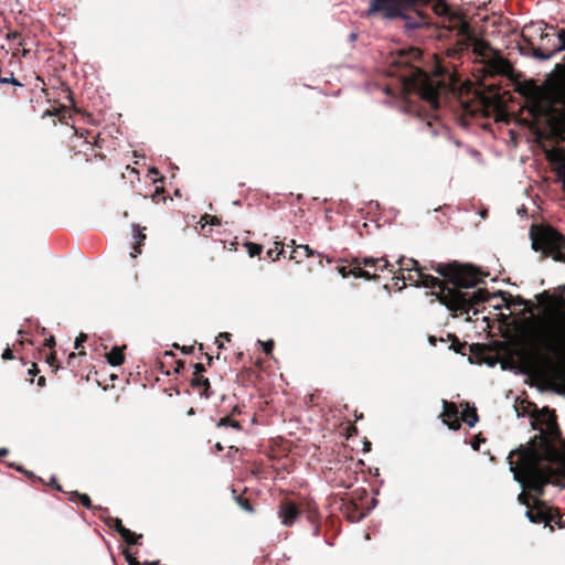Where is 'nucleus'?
I'll return each mask as SVG.
<instances>
[{"label":"nucleus","mask_w":565,"mask_h":565,"mask_svg":"<svg viewBox=\"0 0 565 565\" xmlns=\"http://www.w3.org/2000/svg\"><path fill=\"white\" fill-rule=\"evenodd\" d=\"M47 484L53 487L55 490H57L60 492H64L62 486L57 482V479L54 476L50 479Z\"/></svg>","instance_id":"obj_49"},{"label":"nucleus","mask_w":565,"mask_h":565,"mask_svg":"<svg viewBox=\"0 0 565 565\" xmlns=\"http://www.w3.org/2000/svg\"><path fill=\"white\" fill-rule=\"evenodd\" d=\"M201 222H204L202 224V230L205 228V225L210 224V225H221V221L217 216L215 215H210V214H204L202 217H201Z\"/></svg>","instance_id":"obj_39"},{"label":"nucleus","mask_w":565,"mask_h":565,"mask_svg":"<svg viewBox=\"0 0 565 565\" xmlns=\"http://www.w3.org/2000/svg\"><path fill=\"white\" fill-rule=\"evenodd\" d=\"M443 423L448 426L449 429L458 430L461 427L458 406L454 402L443 399Z\"/></svg>","instance_id":"obj_16"},{"label":"nucleus","mask_w":565,"mask_h":565,"mask_svg":"<svg viewBox=\"0 0 565 565\" xmlns=\"http://www.w3.org/2000/svg\"><path fill=\"white\" fill-rule=\"evenodd\" d=\"M362 465V460H355L354 458L345 455H338L337 459L331 461L330 466L327 467L324 478L333 481L338 486L349 488L355 480H358V473L361 470Z\"/></svg>","instance_id":"obj_7"},{"label":"nucleus","mask_w":565,"mask_h":565,"mask_svg":"<svg viewBox=\"0 0 565 565\" xmlns=\"http://www.w3.org/2000/svg\"><path fill=\"white\" fill-rule=\"evenodd\" d=\"M551 519V525L555 524L558 529H565V521L563 520L558 508H552Z\"/></svg>","instance_id":"obj_33"},{"label":"nucleus","mask_w":565,"mask_h":565,"mask_svg":"<svg viewBox=\"0 0 565 565\" xmlns=\"http://www.w3.org/2000/svg\"><path fill=\"white\" fill-rule=\"evenodd\" d=\"M98 518L110 529H114L121 539L129 545H138L139 540L142 537V534H136L131 532L129 529L122 525V522L119 518H113L107 513H98Z\"/></svg>","instance_id":"obj_14"},{"label":"nucleus","mask_w":565,"mask_h":565,"mask_svg":"<svg viewBox=\"0 0 565 565\" xmlns=\"http://www.w3.org/2000/svg\"><path fill=\"white\" fill-rule=\"evenodd\" d=\"M0 84H11L13 86L22 87L23 85L14 77L13 72L3 71L0 67Z\"/></svg>","instance_id":"obj_29"},{"label":"nucleus","mask_w":565,"mask_h":565,"mask_svg":"<svg viewBox=\"0 0 565 565\" xmlns=\"http://www.w3.org/2000/svg\"><path fill=\"white\" fill-rule=\"evenodd\" d=\"M44 347L50 348V349H53L55 347V339H54L53 335H51L50 338L45 339Z\"/></svg>","instance_id":"obj_53"},{"label":"nucleus","mask_w":565,"mask_h":565,"mask_svg":"<svg viewBox=\"0 0 565 565\" xmlns=\"http://www.w3.org/2000/svg\"><path fill=\"white\" fill-rule=\"evenodd\" d=\"M448 339L451 341L450 349H452L456 353H460L462 355H466V350H471V345H469L467 342H460L458 337L456 334L449 333Z\"/></svg>","instance_id":"obj_28"},{"label":"nucleus","mask_w":565,"mask_h":565,"mask_svg":"<svg viewBox=\"0 0 565 565\" xmlns=\"http://www.w3.org/2000/svg\"><path fill=\"white\" fill-rule=\"evenodd\" d=\"M401 276L397 279L415 282L426 288H438L431 295L444 305L454 317L469 313L477 306L489 300L490 295L487 289L468 291L467 289L476 287L482 282V273L470 264H460L456 260L444 263H431L430 269L444 277L439 279L433 275L426 274L425 267L419 266L413 258L401 257L398 259Z\"/></svg>","instance_id":"obj_1"},{"label":"nucleus","mask_w":565,"mask_h":565,"mask_svg":"<svg viewBox=\"0 0 565 565\" xmlns=\"http://www.w3.org/2000/svg\"><path fill=\"white\" fill-rule=\"evenodd\" d=\"M203 372H205V367L202 363L194 364L193 376H199V374H203Z\"/></svg>","instance_id":"obj_52"},{"label":"nucleus","mask_w":565,"mask_h":565,"mask_svg":"<svg viewBox=\"0 0 565 565\" xmlns=\"http://www.w3.org/2000/svg\"><path fill=\"white\" fill-rule=\"evenodd\" d=\"M124 555L129 565H140L138 559L134 555H131L128 551H125Z\"/></svg>","instance_id":"obj_46"},{"label":"nucleus","mask_w":565,"mask_h":565,"mask_svg":"<svg viewBox=\"0 0 565 565\" xmlns=\"http://www.w3.org/2000/svg\"><path fill=\"white\" fill-rule=\"evenodd\" d=\"M447 31H455L458 39L456 41V46L449 51L450 56H455L468 50L469 43L473 40L470 25L467 21H458L457 24L447 25Z\"/></svg>","instance_id":"obj_12"},{"label":"nucleus","mask_w":565,"mask_h":565,"mask_svg":"<svg viewBox=\"0 0 565 565\" xmlns=\"http://www.w3.org/2000/svg\"><path fill=\"white\" fill-rule=\"evenodd\" d=\"M486 67L491 75L503 76H509L513 70L511 63L502 56H494L489 60Z\"/></svg>","instance_id":"obj_17"},{"label":"nucleus","mask_w":565,"mask_h":565,"mask_svg":"<svg viewBox=\"0 0 565 565\" xmlns=\"http://www.w3.org/2000/svg\"><path fill=\"white\" fill-rule=\"evenodd\" d=\"M76 358H77V355H76L74 352H72V353L68 355V358H67V362H66V363H67V366H72V367H74V366H75V364H74V363H75Z\"/></svg>","instance_id":"obj_54"},{"label":"nucleus","mask_w":565,"mask_h":565,"mask_svg":"<svg viewBox=\"0 0 565 565\" xmlns=\"http://www.w3.org/2000/svg\"><path fill=\"white\" fill-rule=\"evenodd\" d=\"M88 145L87 150L84 151L85 160L86 162H92L95 159H98L100 161H104L106 159V156L99 151L96 150V148H102L99 143V137H96V140L94 143L86 142Z\"/></svg>","instance_id":"obj_25"},{"label":"nucleus","mask_w":565,"mask_h":565,"mask_svg":"<svg viewBox=\"0 0 565 565\" xmlns=\"http://www.w3.org/2000/svg\"><path fill=\"white\" fill-rule=\"evenodd\" d=\"M425 6H416L414 9L402 10L398 19L404 21L406 29H420L430 25V17L423 10Z\"/></svg>","instance_id":"obj_13"},{"label":"nucleus","mask_w":565,"mask_h":565,"mask_svg":"<svg viewBox=\"0 0 565 565\" xmlns=\"http://www.w3.org/2000/svg\"><path fill=\"white\" fill-rule=\"evenodd\" d=\"M2 359L3 360H13L14 359V355H13V351L12 349H10L9 347H7L2 353Z\"/></svg>","instance_id":"obj_50"},{"label":"nucleus","mask_w":565,"mask_h":565,"mask_svg":"<svg viewBox=\"0 0 565 565\" xmlns=\"http://www.w3.org/2000/svg\"><path fill=\"white\" fill-rule=\"evenodd\" d=\"M180 349H181V351H182L184 354H190V353H192V352H193L194 347H193V345H191V347H185V345H184V347H182V348H180Z\"/></svg>","instance_id":"obj_58"},{"label":"nucleus","mask_w":565,"mask_h":565,"mask_svg":"<svg viewBox=\"0 0 565 565\" xmlns=\"http://www.w3.org/2000/svg\"><path fill=\"white\" fill-rule=\"evenodd\" d=\"M508 459L514 479L539 497L544 494V488L552 483V479L557 475L551 465L542 466L545 459L534 444L512 450Z\"/></svg>","instance_id":"obj_4"},{"label":"nucleus","mask_w":565,"mask_h":565,"mask_svg":"<svg viewBox=\"0 0 565 565\" xmlns=\"http://www.w3.org/2000/svg\"><path fill=\"white\" fill-rule=\"evenodd\" d=\"M145 565H159V561L146 562Z\"/></svg>","instance_id":"obj_64"},{"label":"nucleus","mask_w":565,"mask_h":565,"mask_svg":"<svg viewBox=\"0 0 565 565\" xmlns=\"http://www.w3.org/2000/svg\"><path fill=\"white\" fill-rule=\"evenodd\" d=\"M231 337H232L231 333L222 332V333H220V335L217 338L218 339H223V340L230 342L231 341Z\"/></svg>","instance_id":"obj_56"},{"label":"nucleus","mask_w":565,"mask_h":565,"mask_svg":"<svg viewBox=\"0 0 565 565\" xmlns=\"http://www.w3.org/2000/svg\"><path fill=\"white\" fill-rule=\"evenodd\" d=\"M284 247H285L284 243L275 242V247L274 248H269L267 250V253H266L267 257L270 258L271 260L279 259V256L284 255V253H285Z\"/></svg>","instance_id":"obj_32"},{"label":"nucleus","mask_w":565,"mask_h":565,"mask_svg":"<svg viewBox=\"0 0 565 565\" xmlns=\"http://www.w3.org/2000/svg\"><path fill=\"white\" fill-rule=\"evenodd\" d=\"M236 503L246 512L252 513L254 512V508L250 503V501L243 497V495H236L235 497Z\"/></svg>","instance_id":"obj_38"},{"label":"nucleus","mask_w":565,"mask_h":565,"mask_svg":"<svg viewBox=\"0 0 565 565\" xmlns=\"http://www.w3.org/2000/svg\"><path fill=\"white\" fill-rule=\"evenodd\" d=\"M45 384H46V380H45V377H44V376H40V377L38 379V381H36V385H38L39 387H44V386H45Z\"/></svg>","instance_id":"obj_57"},{"label":"nucleus","mask_w":565,"mask_h":565,"mask_svg":"<svg viewBox=\"0 0 565 565\" xmlns=\"http://www.w3.org/2000/svg\"><path fill=\"white\" fill-rule=\"evenodd\" d=\"M260 344H262L263 351L266 355H270L273 353L274 345H275L273 340H269L266 342H260Z\"/></svg>","instance_id":"obj_45"},{"label":"nucleus","mask_w":565,"mask_h":565,"mask_svg":"<svg viewBox=\"0 0 565 565\" xmlns=\"http://www.w3.org/2000/svg\"><path fill=\"white\" fill-rule=\"evenodd\" d=\"M363 450H364L365 452L371 450V443H370V441H365V443H364V449H363Z\"/></svg>","instance_id":"obj_62"},{"label":"nucleus","mask_w":565,"mask_h":565,"mask_svg":"<svg viewBox=\"0 0 565 565\" xmlns=\"http://www.w3.org/2000/svg\"><path fill=\"white\" fill-rule=\"evenodd\" d=\"M488 46V44L483 41H480V40H475V45H473V52L477 54V55H483V50Z\"/></svg>","instance_id":"obj_43"},{"label":"nucleus","mask_w":565,"mask_h":565,"mask_svg":"<svg viewBox=\"0 0 565 565\" xmlns=\"http://www.w3.org/2000/svg\"><path fill=\"white\" fill-rule=\"evenodd\" d=\"M81 494L82 493H79L78 491H71V492H68V500L76 501V500H78Z\"/></svg>","instance_id":"obj_55"},{"label":"nucleus","mask_w":565,"mask_h":565,"mask_svg":"<svg viewBox=\"0 0 565 565\" xmlns=\"http://www.w3.org/2000/svg\"><path fill=\"white\" fill-rule=\"evenodd\" d=\"M362 267H363V269L371 270V273H375V276L372 279H377L379 278V274L377 273L379 271H383L384 269H388L391 273H394V265H392L391 263L386 267H377V268L375 266H372V267H364V266H362Z\"/></svg>","instance_id":"obj_41"},{"label":"nucleus","mask_w":565,"mask_h":565,"mask_svg":"<svg viewBox=\"0 0 565 565\" xmlns=\"http://www.w3.org/2000/svg\"><path fill=\"white\" fill-rule=\"evenodd\" d=\"M518 356L526 373L565 383V337L555 328H530Z\"/></svg>","instance_id":"obj_3"},{"label":"nucleus","mask_w":565,"mask_h":565,"mask_svg":"<svg viewBox=\"0 0 565 565\" xmlns=\"http://www.w3.org/2000/svg\"><path fill=\"white\" fill-rule=\"evenodd\" d=\"M86 340H87V334L79 333V335L75 340V349L79 350V348L83 347V343L86 342Z\"/></svg>","instance_id":"obj_47"},{"label":"nucleus","mask_w":565,"mask_h":565,"mask_svg":"<svg viewBox=\"0 0 565 565\" xmlns=\"http://www.w3.org/2000/svg\"><path fill=\"white\" fill-rule=\"evenodd\" d=\"M9 467L14 468L17 471L24 473L32 482H41L44 483V480L38 476H35L32 471L24 469L22 466H18L15 463H8Z\"/></svg>","instance_id":"obj_36"},{"label":"nucleus","mask_w":565,"mask_h":565,"mask_svg":"<svg viewBox=\"0 0 565 565\" xmlns=\"http://www.w3.org/2000/svg\"><path fill=\"white\" fill-rule=\"evenodd\" d=\"M217 427H232V428H235L237 430H242L243 429V426L241 425V423L238 420H235L232 418V415H227L223 418H221L217 424H216Z\"/></svg>","instance_id":"obj_31"},{"label":"nucleus","mask_w":565,"mask_h":565,"mask_svg":"<svg viewBox=\"0 0 565 565\" xmlns=\"http://www.w3.org/2000/svg\"><path fill=\"white\" fill-rule=\"evenodd\" d=\"M46 363L53 367V371L56 372L58 370V364H57V358H56V352L55 351H51L50 354L46 356Z\"/></svg>","instance_id":"obj_42"},{"label":"nucleus","mask_w":565,"mask_h":565,"mask_svg":"<svg viewBox=\"0 0 565 565\" xmlns=\"http://www.w3.org/2000/svg\"><path fill=\"white\" fill-rule=\"evenodd\" d=\"M536 298L537 301L544 306L565 310V298L563 296H554L548 290H545Z\"/></svg>","instance_id":"obj_21"},{"label":"nucleus","mask_w":565,"mask_h":565,"mask_svg":"<svg viewBox=\"0 0 565 565\" xmlns=\"http://www.w3.org/2000/svg\"><path fill=\"white\" fill-rule=\"evenodd\" d=\"M9 454V450L7 448L0 449V460Z\"/></svg>","instance_id":"obj_61"},{"label":"nucleus","mask_w":565,"mask_h":565,"mask_svg":"<svg viewBox=\"0 0 565 565\" xmlns=\"http://www.w3.org/2000/svg\"><path fill=\"white\" fill-rule=\"evenodd\" d=\"M433 0H416V6H428Z\"/></svg>","instance_id":"obj_59"},{"label":"nucleus","mask_w":565,"mask_h":565,"mask_svg":"<svg viewBox=\"0 0 565 565\" xmlns=\"http://www.w3.org/2000/svg\"><path fill=\"white\" fill-rule=\"evenodd\" d=\"M241 412H242V411H241V407H239L238 405H235V406L233 407V409H232V412H231V414H230V415H232V416H233V415H236V414H241Z\"/></svg>","instance_id":"obj_60"},{"label":"nucleus","mask_w":565,"mask_h":565,"mask_svg":"<svg viewBox=\"0 0 565 565\" xmlns=\"http://www.w3.org/2000/svg\"><path fill=\"white\" fill-rule=\"evenodd\" d=\"M507 301V308L510 309L511 305H530V301L523 299L522 297L518 296L513 298L510 294H508V299L504 298Z\"/></svg>","instance_id":"obj_40"},{"label":"nucleus","mask_w":565,"mask_h":565,"mask_svg":"<svg viewBox=\"0 0 565 565\" xmlns=\"http://www.w3.org/2000/svg\"><path fill=\"white\" fill-rule=\"evenodd\" d=\"M545 33L542 26L525 25L522 40L532 51L535 58L546 61L561 51H565V29H559L556 40Z\"/></svg>","instance_id":"obj_5"},{"label":"nucleus","mask_w":565,"mask_h":565,"mask_svg":"<svg viewBox=\"0 0 565 565\" xmlns=\"http://www.w3.org/2000/svg\"><path fill=\"white\" fill-rule=\"evenodd\" d=\"M316 516H317L316 512H311V511L309 512L308 518H309V520H310L311 522H315Z\"/></svg>","instance_id":"obj_63"},{"label":"nucleus","mask_w":565,"mask_h":565,"mask_svg":"<svg viewBox=\"0 0 565 565\" xmlns=\"http://www.w3.org/2000/svg\"><path fill=\"white\" fill-rule=\"evenodd\" d=\"M546 157L551 163L556 164L554 170L558 181L562 182V188L565 192V158L557 151H550L547 152Z\"/></svg>","instance_id":"obj_20"},{"label":"nucleus","mask_w":565,"mask_h":565,"mask_svg":"<svg viewBox=\"0 0 565 565\" xmlns=\"http://www.w3.org/2000/svg\"><path fill=\"white\" fill-rule=\"evenodd\" d=\"M390 265V262L385 257H355L353 258L347 266H340L339 273L343 277L354 276L356 278H364L366 280H371L375 276V273H371L369 269H363L364 267H386Z\"/></svg>","instance_id":"obj_10"},{"label":"nucleus","mask_w":565,"mask_h":565,"mask_svg":"<svg viewBox=\"0 0 565 565\" xmlns=\"http://www.w3.org/2000/svg\"><path fill=\"white\" fill-rule=\"evenodd\" d=\"M518 501L525 505L527 509L529 507H532V502H531V499H530V495L526 494L525 492H521L519 495H518Z\"/></svg>","instance_id":"obj_44"},{"label":"nucleus","mask_w":565,"mask_h":565,"mask_svg":"<svg viewBox=\"0 0 565 565\" xmlns=\"http://www.w3.org/2000/svg\"><path fill=\"white\" fill-rule=\"evenodd\" d=\"M174 356H175L174 353L171 351H167L163 354L164 360H167V359L171 360V364H173V372L179 374L182 371V369L184 367V362L182 360H174Z\"/></svg>","instance_id":"obj_34"},{"label":"nucleus","mask_w":565,"mask_h":565,"mask_svg":"<svg viewBox=\"0 0 565 565\" xmlns=\"http://www.w3.org/2000/svg\"><path fill=\"white\" fill-rule=\"evenodd\" d=\"M192 388L196 390L199 394L205 398L211 396V384L209 379H206L203 374H199V376H193L191 379Z\"/></svg>","instance_id":"obj_22"},{"label":"nucleus","mask_w":565,"mask_h":565,"mask_svg":"<svg viewBox=\"0 0 565 565\" xmlns=\"http://www.w3.org/2000/svg\"><path fill=\"white\" fill-rule=\"evenodd\" d=\"M126 347L124 345L122 348H119V347H114L107 354H106V359H107V362L113 365V366H119L121 365L124 362H125V354H124V349Z\"/></svg>","instance_id":"obj_26"},{"label":"nucleus","mask_w":565,"mask_h":565,"mask_svg":"<svg viewBox=\"0 0 565 565\" xmlns=\"http://www.w3.org/2000/svg\"><path fill=\"white\" fill-rule=\"evenodd\" d=\"M245 247H246V250H247L249 257L258 256L263 252V245L257 244V243L247 242L245 244Z\"/></svg>","instance_id":"obj_37"},{"label":"nucleus","mask_w":565,"mask_h":565,"mask_svg":"<svg viewBox=\"0 0 565 565\" xmlns=\"http://www.w3.org/2000/svg\"><path fill=\"white\" fill-rule=\"evenodd\" d=\"M552 505L547 502L536 498L532 501V507H529L525 512V516L530 522L535 524L543 523L545 526H550L551 531H554V526L551 525V512Z\"/></svg>","instance_id":"obj_11"},{"label":"nucleus","mask_w":565,"mask_h":565,"mask_svg":"<svg viewBox=\"0 0 565 565\" xmlns=\"http://www.w3.org/2000/svg\"><path fill=\"white\" fill-rule=\"evenodd\" d=\"M135 231V245L132 247V252L130 253L131 257H137L139 254H141V246L146 239V234H143L138 225H134Z\"/></svg>","instance_id":"obj_27"},{"label":"nucleus","mask_w":565,"mask_h":565,"mask_svg":"<svg viewBox=\"0 0 565 565\" xmlns=\"http://www.w3.org/2000/svg\"><path fill=\"white\" fill-rule=\"evenodd\" d=\"M287 246L294 247L289 255V258L295 260L296 263H300L305 258L312 256V250L308 245H296L295 241L292 239L290 241V244H288Z\"/></svg>","instance_id":"obj_23"},{"label":"nucleus","mask_w":565,"mask_h":565,"mask_svg":"<svg viewBox=\"0 0 565 565\" xmlns=\"http://www.w3.org/2000/svg\"><path fill=\"white\" fill-rule=\"evenodd\" d=\"M422 51L417 47L402 50L392 62L391 74L399 78L406 95L417 94L431 107L437 108L439 97L448 93L457 94L461 89L460 75L454 66L435 63L433 75L419 66Z\"/></svg>","instance_id":"obj_2"},{"label":"nucleus","mask_w":565,"mask_h":565,"mask_svg":"<svg viewBox=\"0 0 565 565\" xmlns=\"http://www.w3.org/2000/svg\"><path fill=\"white\" fill-rule=\"evenodd\" d=\"M416 0H370L366 9V17H381L382 19L393 21L402 15V10L414 9Z\"/></svg>","instance_id":"obj_9"},{"label":"nucleus","mask_w":565,"mask_h":565,"mask_svg":"<svg viewBox=\"0 0 565 565\" xmlns=\"http://www.w3.org/2000/svg\"><path fill=\"white\" fill-rule=\"evenodd\" d=\"M7 38L10 40V41H17V44L19 46H22L23 47V52H22V55L23 56H26V54L29 53V50H26L24 47L25 45V42H24V39L22 38L21 33L18 32V31H11L8 33Z\"/></svg>","instance_id":"obj_35"},{"label":"nucleus","mask_w":565,"mask_h":565,"mask_svg":"<svg viewBox=\"0 0 565 565\" xmlns=\"http://www.w3.org/2000/svg\"><path fill=\"white\" fill-rule=\"evenodd\" d=\"M61 110H62L61 108L47 109L44 111L42 117L44 118L46 116H60Z\"/></svg>","instance_id":"obj_51"},{"label":"nucleus","mask_w":565,"mask_h":565,"mask_svg":"<svg viewBox=\"0 0 565 565\" xmlns=\"http://www.w3.org/2000/svg\"><path fill=\"white\" fill-rule=\"evenodd\" d=\"M301 512L302 510L300 505L292 500L285 498L279 503L277 514L282 525L291 526L298 520Z\"/></svg>","instance_id":"obj_15"},{"label":"nucleus","mask_w":565,"mask_h":565,"mask_svg":"<svg viewBox=\"0 0 565 565\" xmlns=\"http://www.w3.org/2000/svg\"><path fill=\"white\" fill-rule=\"evenodd\" d=\"M341 511L350 522H359L365 516V511L356 502L349 499L343 500Z\"/></svg>","instance_id":"obj_18"},{"label":"nucleus","mask_w":565,"mask_h":565,"mask_svg":"<svg viewBox=\"0 0 565 565\" xmlns=\"http://www.w3.org/2000/svg\"><path fill=\"white\" fill-rule=\"evenodd\" d=\"M460 406L465 407L460 416V420L468 424L469 427H473L479 420L477 408L475 406H470L468 402L461 403Z\"/></svg>","instance_id":"obj_24"},{"label":"nucleus","mask_w":565,"mask_h":565,"mask_svg":"<svg viewBox=\"0 0 565 565\" xmlns=\"http://www.w3.org/2000/svg\"><path fill=\"white\" fill-rule=\"evenodd\" d=\"M433 11L439 17H444L448 20L449 25L457 24L458 21H465L461 15L454 12L450 7L444 0H433Z\"/></svg>","instance_id":"obj_19"},{"label":"nucleus","mask_w":565,"mask_h":565,"mask_svg":"<svg viewBox=\"0 0 565 565\" xmlns=\"http://www.w3.org/2000/svg\"><path fill=\"white\" fill-rule=\"evenodd\" d=\"M546 428L540 434L542 455L545 461L550 463L563 465V456L558 448L555 446V441L561 440L562 431L557 425L555 415L550 416L545 422Z\"/></svg>","instance_id":"obj_8"},{"label":"nucleus","mask_w":565,"mask_h":565,"mask_svg":"<svg viewBox=\"0 0 565 565\" xmlns=\"http://www.w3.org/2000/svg\"><path fill=\"white\" fill-rule=\"evenodd\" d=\"M532 248L542 252L556 262L565 263V235L551 225H532L530 230Z\"/></svg>","instance_id":"obj_6"},{"label":"nucleus","mask_w":565,"mask_h":565,"mask_svg":"<svg viewBox=\"0 0 565 565\" xmlns=\"http://www.w3.org/2000/svg\"><path fill=\"white\" fill-rule=\"evenodd\" d=\"M78 500H79L81 504L83 507H85L86 509H88V510H92L94 512L98 511L99 513H102V512L103 513H107V509L106 508H103L100 505H94L92 503L90 498L86 493H82L79 495Z\"/></svg>","instance_id":"obj_30"},{"label":"nucleus","mask_w":565,"mask_h":565,"mask_svg":"<svg viewBox=\"0 0 565 565\" xmlns=\"http://www.w3.org/2000/svg\"><path fill=\"white\" fill-rule=\"evenodd\" d=\"M28 373L31 376L30 377V382L33 383V381H34L33 377L40 373L38 364L36 363H32L31 369H29Z\"/></svg>","instance_id":"obj_48"}]
</instances>
